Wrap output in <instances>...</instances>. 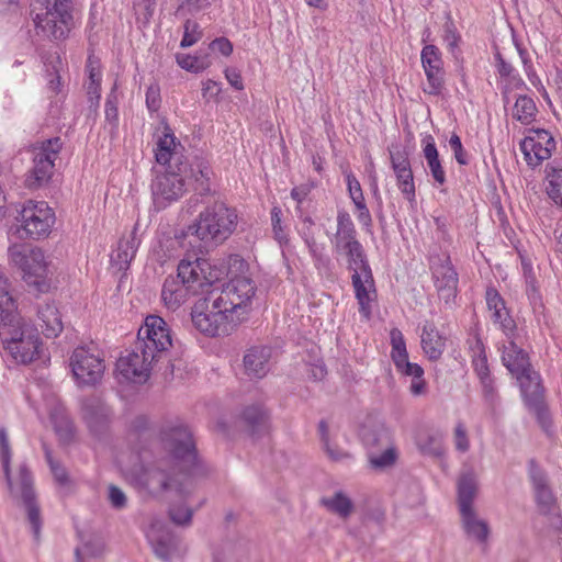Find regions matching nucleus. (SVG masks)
Instances as JSON below:
<instances>
[{
  "instance_id": "nucleus-41",
  "label": "nucleus",
  "mask_w": 562,
  "mask_h": 562,
  "mask_svg": "<svg viewBox=\"0 0 562 562\" xmlns=\"http://www.w3.org/2000/svg\"><path fill=\"white\" fill-rule=\"evenodd\" d=\"M194 510L186 503H172L168 509L169 519L177 526L188 527L191 525Z\"/></svg>"
},
{
  "instance_id": "nucleus-35",
  "label": "nucleus",
  "mask_w": 562,
  "mask_h": 562,
  "mask_svg": "<svg viewBox=\"0 0 562 562\" xmlns=\"http://www.w3.org/2000/svg\"><path fill=\"white\" fill-rule=\"evenodd\" d=\"M359 241L357 239V231L355 224L346 211H339L337 214V233L335 248L340 252V247L345 243Z\"/></svg>"
},
{
  "instance_id": "nucleus-22",
  "label": "nucleus",
  "mask_w": 562,
  "mask_h": 562,
  "mask_svg": "<svg viewBox=\"0 0 562 562\" xmlns=\"http://www.w3.org/2000/svg\"><path fill=\"white\" fill-rule=\"evenodd\" d=\"M240 419L252 438H260L268 432L270 415L261 404L246 406L240 414Z\"/></svg>"
},
{
  "instance_id": "nucleus-58",
  "label": "nucleus",
  "mask_w": 562,
  "mask_h": 562,
  "mask_svg": "<svg viewBox=\"0 0 562 562\" xmlns=\"http://www.w3.org/2000/svg\"><path fill=\"white\" fill-rule=\"evenodd\" d=\"M49 470L53 474L54 481L58 486L69 488L72 485V481L69 477L68 471L60 462L54 464V467L49 468Z\"/></svg>"
},
{
  "instance_id": "nucleus-45",
  "label": "nucleus",
  "mask_w": 562,
  "mask_h": 562,
  "mask_svg": "<svg viewBox=\"0 0 562 562\" xmlns=\"http://www.w3.org/2000/svg\"><path fill=\"white\" fill-rule=\"evenodd\" d=\"M477 353L472 359V367L480 380L491 378V370L487 361V356L483 342L477 339L476 341Z\"/></svg>"
},
{
  "instance_id": "nucleus-20",
  "label": "nucleus",
  "mask_w": 562,
  "mask_h": 562,
  "mask_svg": "<svg viewBox=\"0 0 562 562\" xmlns=\"http://www.w3.org/2000/svg\"><path fill=\"white\" fill-rule=\"evenodd\" d=\"M244 272H233L229 277L226 286L222 289L218 296H225L236 304V312L243 307H246L247 303L251 301L256 293V285L254 281L246 276Z\"/></svg>"
},
{
  "instance_id": "nucleus-25",
  "label": "nucleus",
  "mask_w": 562,
  "mask_h": 562,
  "mask_svg": "<svg viewBox=\"0 0 562 562\" xmlns=\"http://www.w3.org/2000/svg\"><path fill=\"white\" fill-rule=\"evenodd\" d=\"M460 514L474 510L473 502L477 493V480L472 470L462 472L457 483Z\"/></svg>"
},
{
  "instance_id": "nucleus-51",
  "label": "nucleus",
  "mask_w": 562,
  "mask_h": 562,
  "mask_svg": "<svg viewBox=\"0 0 562 562\" xmlns=\"http://www.w3.org/2000/svg\"><path fill=\"white\" fill-rule=\"evenodd\" d=\"M299 217L303 222V228L300 232L304 243L306 244L310 252L315 256L316 240L312 226L315 224L313 218L308 215L304 216L303 212L299 213Z\"/></svg>"
},
{
  "instance_id": "nucleus-8",
  "label": "nucleus",
  "mask_w": 562,
  "mask_h": 562,
  "mask_svg": "<svg viewBox=\"0 0 562 562\" xmlns=\"http://www.w3.org/2000/svg\"><path fill=\"white\" fill-rule=\"evenodd\" d=\"M340 251L347 257V269L352 272L351 284L359 304V313L369 319L373 301L371 294L375 296L376 289L366 250L360 241H351L345 243Z\"/></svg>"
},
{
  "instance_id": "nucleus-34",
  "label": "nucleus",
  "mask_w": 562,
  "mask_h": 562,
  "mask_svg": "<svg viewBox=\"0 0 562 562\" xmlns=\"http://www.w3.org/2000/svg\"><path fill=\"white\" fill-rule=\"evenodd\" d=\"M176 60L182 69L193 74L202 72L212 64L207 49H200L195 55L178 53Z\"/></svg>"
},
{
  "instance_id": "nucleus-63",
  "label": "nucleus",
  "mask_w": 562,
  "mask_h": 562,
  "mask_svg": "<svg viewBox=\"0 0 562 562\" xmlns=\"http://www.w3.org/2000/svg\"><path fill=\"white\" fill-rule=\"evenodd\" d=\"M89 77V82H101V66L100 60L93 56H89L86 65Z\"/></svg>"
},
{
  "instance_id": "nucleus-13",
  "label": "nucleus",
  "mask_w": 562,
  "mask_h": 562,
  "mask_svg": "<svg viewBox=\"0 0 562 562\" xmlns=\"http://www.w3.org/2000/svg\"><path fill=\"white\" fill-rule=\"evenodd\" d=\"M63 148L60 137H53L41 143L33 157V167L25 175V187L37 190L47 186L54 175L55 160Z\"/></svg>"
},
{
  "instance_id": "nucleus-9",
  "label": "nucleus",
  "mask_w": 562,
  "mask_h": 562,
  "mask_svg": "<svg viewBox=\"0 0 562 562\" xmlns=\"http://www.w3.org/2000/svg\"><path fill=\"white\" fill-rule=\"evenodd\" d=\"M236 304L225 296L211 295L198 300L191 310L193 326L209 337L228 335L234 322Z\"/></svg>"
},
{
  "instance_id": "nucleus-2",
  "label": "nucleus",
  "mask_w": 562,
  "mask_h": 562,
  "mask_svg": "<svg viewBox=\"0 0 562 562\" xmlns=\"http://www.w3.org/2000/svg\"><path fill=\"white\" fill-rule=\"evenodd\" d=\"M172 347L170 329L158 315H148L137 334L135 349L117 361V370L127 380L146 382L153 364Z\"/></svg>"
},
{
  "instance_id": "nucleus-44",
  "label": "nucleus",
  "mask_w": 562,
  "mask_h": 562,
  "mask_svg": "<svg viewBox=\"0 0 562 562\" xmlns=\"http://www.w3.org/2000/svg\"><path fill=\"white\" fill-rule=\"evenodd\" d=\"M526 294L535 314H543L544 304L541 293L537 286L535 276L531 273L526 276Z\"/></svg>"
},
{
  "instance_id": "nucleus-17",
  "label": "nucleus",
  "mask_w": 562,
  "mask_h": 562,
  "mask_svg": "<svg viewBox=\"0 0 562 562\" xmlns=\"http://www.w3.org/2000/svg\"><path fill=\"white\" fill-rule=\"evenodd\" d=\"M528 135L520 142V150L528 166L535 168L551 157L555 150V139L544 128H528Z\"/></svg>"
},
{
  "instance_id": "nucleus-24",
  "label": "nucleus",
  "mask_w": 562,
  "mask_h": 562,
  "mask_svg": "<svg viewBox=\"0 0 562 562\" xmlns=\"http://www.w3.org/2000/svg\"><path fill=\"white\" fill-rule=\"evenodd\" d=\"M422 329V348L430 361H437L445 351L446 338L430 321H426Z\"/></svg>"
},
{
  "instance_id": "nucleus-43",
  "label": "nucleus",
  "mask_w": 562,
  "mask_h": 562,
  "mask_svg": "<svg viewBox=\"0 0 562 562\" xmlns=\"http://www.w3.org/2000/svg\"><path fill=\"white\" fill-rule=\"evenodd\" d=\"M547 179L549 182L548 195L555 204L562 206V168H550Z\"/></svg>"
},
{
  "instance_id": "nucleus-18",
  "label": "nucleus",
  "mask_w": 562,
  "mask_h": 562,
  "mask_svg": "<svg viewBox=\"0 0 562 562\" xmlns=\"http://www.w3.org/2000/svg\"><path fill=\"white\" fill-rule=\"evenodd\" d=\"M70 367L79 385H95L104 371L103 360L86 347H77L70 357Z\"/></svg>"
},
{
  "instance_id": "nucleus-10",
  "label": "nucleus",
  "mask_w": 562,
  "mask_h": 562,
  "mask_svg": "<svg viewBox=\"0 0 562 562\" xmlns=\"http://www.w3.org/2000/svg\"><path fill=\"white\" fill-rule=\"evenodd\" d=\"M9 257L11 262L21 270L29 293L38 296L52 290L53 282L48 277V267L44 252L40 248L26 251L22 245H13L9 248Z\"/></svg>"
},
{
  "instance_id": "nucleus-50",
  "label": "nucleus",
  "mask_w": 562,
  "mask_h": 562,
  "mask_svg": "<svg viewBox=\"0 0 562 562\" xmlns=\"http://www.w3.org/2000/svg\"><path fill=\"white\" fill-rule=\"evenodd\" d=\"M52 422L56 434L64 440H70L75 435L72 422L67 416L53 415Z\"/></svg>"
},
{
  "instance_id": "nucleus-12",
  "label": "nucleus",
  "mask_w": 562,
  "mask_h": 562,
  "mask_svg": "<svg viewBox=\"0 0 562 562\" xmlns=\"http://www.w3.org/2000/svg\"><path fill=\"white\" fill-rule=\"evenodd\" d=\"M16 220L21 223L16 228L21 239L38 240L48 237L56 216L47 202L26 200L22 203Z\"/></svg>"
},
{
  "instance_id": "nucleus-54",
  "label": "nucleus",
  "mask_w": 562,
  "mask_h": 562,
  "mask_svg": "<svg viewBox=\"0 0 562 562\" xmlns=\"http://www.w3.org/2000/svg\"><path fill=\"white\" fill-rule=\"evenodd\" d=\"M449 146L451 150L453 151V156L457 160V162L461 166L469 165V158L465 149L463 148L461 138L458 134L452 133L450 139H449Z\"/></svg>"
},
{
  "instance_id": "nucleus-23",
  "label": "nucleus",
  "mask_w": 562,
  "mask_h": 562,
  "mask_svg": "<svg viewBox=\"0 0 562 562\" xmlns=\"http://www.w3.org/2000/svg\"><path fill=\"white\" fill-rule=\"evenodd\" d=\"M271 349L266 346L250 348L244 356L246 374L251 379H261L269 371Z\"/></svg>"
},
{
  "instance_id": "nucleus-55",
  "label": "nucleus",
  "mask_w": 562,
  "mask_h": 562,
  "mask_svg": "<svg viewBox=\"0 0 562 562\" xmlns=\"http://www.w3.org/2000/svg\"><path fill=\"white\" fill-rule=\"evenodd\" d=\"M281 215L282 211L280 207L274 206L271 210L272 231L274 234V238L279 241L280 245L288 243L286 234L284 233V229L281 226Z\"/></svg>"
},
{
  "instance_id": "nucleus-56",
  "label": "nucleus",
  "mask_w": 562,
  "mask_h": 562,
  "mask_svg": "<svg viewBox=\"0 0 562 562\" xmlns=\"http://www.w3.org/2000/svg\"><path fill=\"white\" fill-rule=\"evenodd\" d=\"M494 59L496 71L501 78L507 79L517 72L514 66L505 60L504 56L498 49H496V52L494 53Z\"/></svg>"
},
{
  "instance_id": "nucleus-39",
  "label": "nucleus",
  "mask_w": 562,
  "mask_h": 562,
  "mask_svg": "<svg viewBox=\"0 0 562 562\" xmlns=\"http://www.w3.org/2000/svg\"><path fill=\"white\" fill-rule=\"evenodd\" d=\"M443 41L447 43L449 52L456 59H458L460 54L458 47L459 43L461 42V35L457 30L450 12H446V21L443 24Z\"/></svg>"
},
{
  "instance_id": "nucleus-37",
  "label": "nucleus",
  "mask_w": 562,
  "mask_h": 562,
  "mask_svg": "<svg viewBox=\"0 0 562 562\" xmlns=\"http://www.w3.org/2000/svg\"><path fill=\"white\" fill-rule=\"evenodd\" d=\"M370 469L374 471H384L393 467L398 458L395 446L387 447L380 450H372L367 452Z\"/></svg>"
},
{
  "instance_id": "nucleus-60",
  "label": "nucleus",
  "mask_w": 562,
  "mask_h": 562,
  "mask_svg": "<svg viewBox=\"0 0 562 562\" xmlns=\"http://www.w3.org/2000/svg\"><path fill=\"white\" fill-rule=\"evenodd\" d=\"M395 368L400 373L413 379L424 375V369L418 363L411 362L408 358L396 364Z\"/></svg>"
},
{
  "instance_id": "nucleus-33",
  "label": "nucleus",
  "mask_w": 562,
  "mask_h": 562,
  "mask_svg": "<svg viewBox=\"0 0 562 562\" xmlns=\"http://www.w3.org/2000/svg\"><path fill=\"white\" fill-rule=\"evenodd\" d=\"M460 515L465 533L477 542L485 543L491 532L487 521L477 518L475 510Z\"/></svg>"
},
{
  "instance_id": "nucleus-11",
  "label": "nucleus",
  "mask_w": 562,
  "mask_h": 562,
  "mask_svg": "<svg viewBox=\"0 0 562 562\" xmlns=\"http://www.w3.org/2000/svg\"><path fill=\"white\" fill-rule=\"evenodd\" d=\"M30 14L37 30L63 40L72 23L71 0H32Z\"/></svg>"
},
{
  "instance_id": "nucleus-4",
  "label": "nucleus",
  "mask_w": 562,
  "mask_h": 562,
  "mask_svg": "<svg viewBox=\"0 0 562 562\" xmlns=\"http://www.w3.org/2000/svg\"><path fill=\"white\" fill-rule=\"evenodd\" d=\"M11 459L12 450L8 431L7 428L2 426L0 427V462L7 487L11 498L24 508L34 540L38 542L43 517L34 486V477L27 463L23 462L19 465L16 481L14 482L11 471Z\"/></svg>"
},
{
  "instance_id": "nucleus-14",
  "label": "nucleus",
  "mask_w": 562,
  "mask_h": 562,
  "mask_svg": "<svg viewBox=\"0 0 562 562\" xmlns=\"http://www.w3.org/2000/svg\"><path fill=\"white\" fill-rule=\"evenodd\" d=\"M519 384L524 403L528 411L532 413L540 427L548 431L552 425L548 405L544 400V386L541 375L532 369L522 375L515 378Z\"/></svg>"
},
{
  "instance_id": "nucleus-1",
  "label": "nucleus",
  "mask_w": 562,
  "mask_h": 562,
  "mask_svg": "<svg viewBox=\"0 0 562 562\" xmlns=\"http://www.w3.org/2000/svg\"><path fill=\"white\" fill-rule=\"evenodd\" d=\"M160 443L172 473L154 470L147 473L146 486L156 492L172 491L186 498L190 496L200 479L206 477L210 468L199 457L191 429L183 423H168L160 428Z\"/></svg>"
},
{
  "instance_id": "nucleus-30",
  "label": "nucleus",
  "mask_w": 562,
  "mask_h": 562,
  "mask_svg": "<svg viewBox=\"0 0 562 562\" xmlns=\"http://www.w3.org/2000/svg\"><path fill=\"white\" fill-rule=\"evenodd\" d=\"M37 316L41 321V327L46 338H56L64 329L61 315L54 304L46 303L40 305Z\"/></svg>"
},
{
  "instance_id": "nucleus-6",
  "label": "nucleus",
  "mask_w": 562,
  "mask_h": 562,
  "mask_svg": "<svg viewBox=\"0 0 562 562\" xmlns=\"http://www.w3.org/2000/svg\"><path fill=\"white\" fill-rule=\"evenodd\" d=\"M248 263L239 255H231L227 261L210 262L198 258L194 262L181 260L178 265V277L190 289L191 294L209 292V288L223 282L233 272H245Z\"/></svg>"
},
{
  "instance_id": "nucleus-3",
  "label": "nucleus",
  "mask_w": 562,
  "mask_h": 562,
  "mask_svg": "<svg viewBox=\"0 0 562 562\" xmlns=\"http://www.w3.org/2000/svg\"><path fill=\"white\" fill-rule=\"evenodd\" d=\"M191 168L193 175L167 167L164 173L156 176L150 188L154 203L158 209H165L178 201L187 191L186 181H189L194 191L189 200L190 209L199 202L198 196H210L214 193L212 190L214 171L209 160L202 156H194Z\"/></svg>"
},
{
  "instance_id": "nucleus-31",
  "label": "nucleus",
  "mask_w": 562,
  "mask_h": 562,
  "mask_svg": "<svg viewBox=\"0 0 562 562\" xmlns=\"http://www.w3.org/2000/svg\"><path fill=\"white\" fill-rule=\"evenodd\" d=\"M425 146L423 148L424 157L426 159L427 166L429 168L430 175L434 178L435 182L439 186L446 183V172L442 168L439 153L435 143V139L431 135H428L424 139Z\"/></svg>"
},
{
  "instance_id": "nucleus-40",
  "label": "nucleus",
  "mask_w": 562,
  "mask_h": 562,
  "mask_svg": "<svg viewBox=\"0 0 562 562\" xmlns=\"http://www.w3.org/2000/svg\"><path fill=\"white\" fill-rule=\"evenodd\" d=\"M480 384L484 404L492 414H495L501 405V396L495 385V379L493 376L485 378L480 380Z\"/></svg>"
},
{
  "instance_id": "nucleus-21",
  "label": "nucleus",
  "mask_w": 562,
  "mask_h": 562,
  "mask_svg": "<svg viewBox=\"0 0 562 562\" xmlns=\"http://www.w3.org/2000/svg\"><path fill=\"white\" fill-rule=\"evenodd\" d=\"M502 362L514 378L533 369L529 353L519 347L515 340H509L507 346H503Z\"/></svg>"
},
{
  "instance_id": "nucleus-15",
  "label": "nucleus",
  "mask_w": 562,
  "mask_h": 562,
  "mask_svg": "<svg viewBox=\"0 0 562 562\" xmlns=\"http://www.w3.org/2000/svg\"><path fill=\"white\" fill-rule=\"evenodd\" d=\"M528 476L539 514L542 516L553 515L558 509V499L550 485L547 471L533 458L528 461Z\"/></svg>"
},
{
  "instance_id": "nucleus-16",
  "label": "nucleus",
  "mask_w": 562,
  "mask_h": 562,
  "mask_svg": "<svg viewBox=\"0 0 562 562\" xmlns=\"http://www.w3.org/2000/svg\"><path fill=\"white\" fill-rule=\"evenodd\" d=\"M164 132L156 143L155 158L159 165H167L169 168H177L182 172H192L191 161L178 150L183 149L180 142L175 136L173 131L166 121H162ZM193 175V173H190Z\"/></svg>"
},
{
  "instance_id": "nucleus-29",
  "label": "nucleus",
  "mask_w": 562,
  "mask_h": 562,
  "mask_svg": "<svg viewBox=\"0 0 562 562\" xmlns=\"http://www.w3.org/2000/svg\"><path fill=\"white\" fill-rule=\"evenodd\" d=\"M136 229L137 228L134 227L130 238L120 239L117 248L111 255V263L117 267L120 271L128 269L140 244L139 239L136 237Z\"/></svg>"
},
{
  "instance_id": "nucleus-59",
  "label": "nucleus",
  "mask_w": 562,
  "mask_h": 562,
  "mask_svg": "<svg viewBox=\"0 0 562 562\" xmlns=\"http://www.w3.org/2000/svg\"><path fill=\"white\" fill-rule=\"evenodd\" d=\"M161 104L160 88L158 85H150L146 91V106L150 113L157 112Z\"/></svg>"
},
{
  "instance_id": "nucleus-38",
  "label": "nucleus",
  "mask_w": 562,
  "mask_h": 562,
  "mask_svg": "<svg viewBox=\"0 0 562 562\" xmlns=\"http://www.w3.org/2000/svg\"><path fill=\"white\" fill-rule=\"evenodd\" d=\"M330 513L347 518L353 510L352 501L341 491L336 492L331 497H324L321 501Z\"/></svg>"
},
{
  "instance_id": "nucleus-7",
  "label": "nucleus",
  "mask_w": 562,
  "mask_h": 562,
  "mask_svg": "<svg viewBox=\"0 0 562 562\" xmlns=\"http://www.w3.org/2000/svg\"><path fill=\"white\" fill-rule=\"evenodd\" d=\"M237 227L236 210L215 201L204 206L198 217L188 225L184 235L218 245L228 239Z\"/></svg>"
},
{
  "instance_id": "nucleus-28",
  "label": "nucleus",
  "mask_w": 562,
  "mask_h": 562,
  "mask_svg": "<svg viewBox=\"0 0 562 562\" xmlns=\"http://www.w3.org/2000/svg\"><path fill=\"white\" fill-rule=\"evenodd\" d=\"M361 439L367 452L395 446L391 430L383 424L363 428Z\"/></svg>"
},
{
  "instance_id": "nucleus-53",
  "label": "nucleus",
  "mask_w": 562,
  "mask_h": 562,
  "mask_svg": "<svg viewBox=\"0 0 562 562\" xmlns=\"http://www.w3.org/2000/svg\"><path fill=\"white\" fill-rule=\"evenodd\" d=\"M108 499L111 506L116 510L124 509L127 505V497L125 493L114 484H110L108 487Z\"/></svg>"
},
{
  "instance_id": "nucleus-26",
  "label": "nucleus",
  "mask_w": 562,
  "mask_h": 562,
  "mask_svg": "<svg viewBox=\"0 0 562 562\" xmlns=\"http://www.w3.org/2000/svg\"><path fill=\"white\" fill-rule=\"evenodd\" d=\"M149 542L155 555L164 562H171L172 555L178 550L177 536L166 529L153 532Z\"/></svg>"
},
{
  "instance_id": "nucleus-61",
  "label": "nucleus",
  "mask_w": 562,
  "mask_h": 562,
  "mask_svg": "<svg viewBox=\"0 0 562 562\" xmlns=\"http://www.w3.org/2000/svg\"><path fill=\"white\" fill-rule=\"evenodd\" d=\"M486 304L490 311L506 310L505 301L495 288H487Z\"/></svg>"
},
{
  "instance_id": "nucleus-49",
  "label": "nucleus",
  "mask_w": 562,
  "mask_h": 562,
  "mask_svg": "<svg viewBox=\"0 0 562 562\" xmlns=\"http://www.w3.org/2000/svg\"><path fill=\"white\" fill-rule=\"evenodd\" d=\"M428 86L424 88V92L431 95H440L445 86L443 68L425 70Z\"/></svg>"
},
{
  "instance_id": "nucleus-32",
  "label": "nucleus",
  "mask_w": 562,
  "mask_h": 562,
  "mask_svg": "<svg viewBox=\"0 0 562 562\" xmlns=\"http://www.w3.org/2000/svg\"><path fill=\"white\" fill-rule=\"evenodd\" d=\"M82 415L88 427L93 432H101L106 424L108 416L104 408L100 405L97 400H86L82 403Z\"/></svg>"
},
{
  "instance_id": "nucleus-46",
  "label": "nucleus",
  "mask_w": 562,
  "mask_h": 562,
  "mask_svg": "<svg viewBox=\"0 0 562 562\" xmlns=\"http://www.w3.org/2000/svg\"><path fill=\"white\" fill-rule=\"evenodd\" d=\"M396 176L397 187L404 198L409 202H416V189L414 182V175L412 170L394 172Z\"/></svg>"
},
{
  "instance_id": "nucleus-57",
  "label": "nucleus",
  "mask_w": 562,
  "mask_h": 562,
  "mask_svg": "<svg viewBox=\"0 0 562 562\" xmlns=\"http://www.w3.org/2000/svg\"><path fill=\"white\" fill-rule=\"evenodd\" d=\"M233 43L225 36L216 37L207 46V52H217L224 57H229L233 54Z\"/></svg>"
},
{
  "instance_id": "nucleus-19",
  "label": "nucleus",
  "mask_w": 562,
  "mask_h": 562,
  "mask_svg": "<svg viewBox=\"0 0 562 562\" xmlns=\"http://www.w3.org/2000/svg\"><path fill=\"white\" fill-rule=\"evenodd\" d=\"M432 278L438 295L446 305H451L458 294L459 277L451 263L450 257L446 256L440 263L432 268Z\"/></svg>"
},
{
  "instance_id": "nucleus-52",
  "label": "nucleus",
  "mask_w": 562,
  "mask_h": 562,
  "mask_svg": "<svg viewBox=\"0 0 562 562\" xmlns=\"http://www.w3.org/2000/svg\"><path fill=\"white\" fill-rule=\"evenodd\" d=\"M215 0H180L177 12H187L189 14H196L210 8Z\"/></svg>"
},
{
  "instance_id": "nucleus-36",
  "label": "nucleus",
  "mask_w": 562,
  "mask_h": 562,
  "mask_svg": "<svg viewBox=\"0 0 562 562\" xmlns=\"http://www.w3.org/2000/svg\"><path fill=\"white\" fill-rule=\"evenodd\" d=\"M538 109L533 99L526 94H519L513 109V117L524 125H529L536 120Z\"/></svg>"
},
{
  "instance_id": "nucleus-64",
  "label": "nucleus",
  "mask_w": 562,
  "mask_h": 562,
  "mask_svg": "<svg viewBox=\"0 0 562 562\" xmlns=\"http://www.w3.org/2000/svg\"><path fill=\"white\" fill-rule=\"evenodd\" d=\"M224 75L228 83L235 89V90H244V81L240 75V71L235 67H227L224 70Z\"/></svg>"
},
{
  "instance_id": "nucleus-5",
  "label": "nucleus",
  "mask_w": 562,
  "mask_h": 562,
  "mask_svg": "<svg viewBox=\"0 0 562 562\" xmlns=\"http://www.w3.org/2000/svg\"><path fill=\"white\" fill-rule=\"evenodd\" d=\"M0 341L18 364H29L44 356L38 329L18 314L1 313Z\"/></svg>"
},
{
  "instance_id": "nucleus-62",
  "label": "nucleus",
  "mask_w": 562,
  "mask_h": 562,
  "mask_svg": "<svg viewBox=\"0 0 562 562\" xmlns=\"http://www.w3.org/2000/svg\"><path fill=\"white\" fill-rule=\"evenodd\" d=\"M422 450L424 453L434 457H440L443 454L441 441L436 436H428L426 442L422 445Z\"/></svg>"
},
{
  "instance_id": "nucleus-42",
  "label": "nucleus",
  "mask_w": 562,
  "mask_h": 562,
  "mask_svg": "<svg viewBox=\"0 0 562 562\" xmlns=\"http://www.w3.org/2000/svg\"><path fill=\"white\" fill-rule=\"evenodd\" d=\"M390 342L392 346L391 358L394 366L408 358L406 344L402 331L398 328H392L390 331Z\"/></svg>"
},
{
  "instance_id": "nucleus-48",
  "label": "nucleus",
  "mask_w": 562,
  "mask_h": 562,
  "mask_svg": "<svg viewBox=\"0 0 562 562\" xmlns=\"http://www.w3.org/2000/svg\"><path fill=\"white\" fill-rule=\"evenodd\" d=\"M202 37V30L196 21L191 19L183 23V36L180 42L181 48H188L199 42Z\"/></svg>"
},
{
  "instance_id": "nucleus-27",
  "label": "nucleus",
  "mask_w": 562,
  "mask_h": 562,
  "mask_svg": "<svg viewBox=\"0 0 562 562\" xmlns=\"http://www.w3.org/2000/svg\"><path fill=\"white\" fill-rule=\"evenodd\" d=\"M188 294H191V291L183 284L181 278L178 276L176 278L168 276L165 279L161 289V299L169 310H177L184 303Z\"/></svg>"
},
{
  "instance_id": "nucleus-47",
  "label": "nucleus",
  "mask_w": 562,
  "mask_h": 562,
  "mask_svg": "<svg viewBox=\"0 0 562 562\" xmlns=\"http://www.w3.org/2000/svg\"><path fill=\"white\" fill-rule=\"evenodd\" d=\"M420 57L424 70L435 69L437 71L439 68H443L441 53L436 45L429 44L424 46Z\"/></svg>"
}]
</instances>
